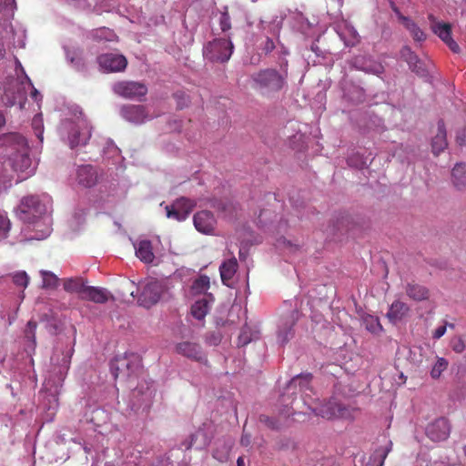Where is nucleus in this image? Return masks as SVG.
I'll return each instance as SVG.
<instances>
[{
    "label": "nucleus",
    "instance_id": "obj_1",
    "mask_svg": "<svg viewBox=\"0 0 466 466\" xmlns=\"http://www.w3.org/2000/svg\"><path fill=\"white\" fill-rule=\"evenodd\" d=\"M52 200L48 195L28 196L22 198L18 207L19 218L28 226H33L35 239H44L51 233L50 218Z\"/></svg>",
    "mask_w": 466,
    "mask_h": 466
},
{
    "label": "nucleus",
    "instance_id": "obj_2",
    "mask_svg": "<svg viewBox=\"0 0 466 466\" xmlns=\"http://www.w3.org/2000/svg\"><path fill=\"white\" fill-rule=\"evenodd\" d=\"M0 157L6 159L20 180L33 176L36 164L29 156V147L25 137L18 133L0 136Z\"/></svg>",
    "mask_w": 466,
    "mask_h": 466
},
{
    "label": "nucleus",
    "instance_id": "obj_3",
    "mask_svg": "<svg viewBox=\"0 0 466 466\" xmlns=\"http://www.w3.org/2000/svg\"><path fill=\"white\" fill-rule=\"evenodd\" d=\"M73 347L62 349L56 347L51 363L54 367L53 374H50L44 384L45 390L47 394L48 409L56 410L58 407L57 395L59 388L62 387L63 381L69 370L71 358L73 355Z\"/></svg>",
    "mask_w": 466,
    "mask_h": 466
},
{
    "label": "nucleus",
    "instance_id": "obj_4",
    "mask_svg": "<svg viewBox=\"0 0 466 466\" xmlns=\"http://www.w3.org/2000/svg\"><path fill=\"white\" fill-rule=\"evenodd\" d=\"M288 61L279 64V68L261 69L251 76L252 86L262 96H271L287 86Z\"/></svg>",
    "mask_w": 466,
    "mask_h": 466
},
{
    "label": "nucleus",
    "instance_id": "obj_5",
    "mask_svg": "<svg viewBox=\"0 0 466 466\" xmlns=\"http://www.w3.org/2000/svg\"><path fill=\"white\" fill-rule=\"evenodd\" d=\"M59 133L66 140L71 148L85 146L91 137V127L86 118L77 117L76 120L62 121Z\"/></svg>",
    "mask_w": 466,
    "mask_h": 466
},
{
    "label": "nucleus",
    "instance_id": "obj_6",
    "mask_svg": "<svg viewBox=\"0 0 466 466\" xmlns=\"http://www.w3.org/2000/svg\"><path fill=\"white\" fill-rule=\"evenodd\" d=\"M308 409L317 416L324 419L332 420L337 418L351 419L353 418V410L340 403L336 398H331L329 401L319 405L317 400L315 402L305 400Z\"/></svg>",
    "mask_w": 466,
    "mask_h": 466
},
{
    "label": "nucleus",
    "instance_id": "obj_7",
    "mask_svg": "<svg viewBox=\"0 0 466 466\" xmlns=\"http://www.w3.org/2000/svg\"><path fill=\"white\" fill-rule=\"evenodd\" d=\"M25 29L17 25L14 26L12 24L0 25V59H2L7 48L20 47L25 46Z\"/></svg>",
    "mask_w": 466,
    "mask_h": 466
},
{
    "label": "nucleus",
    "instance_id": "obj_8",
    "mask_svg": "<svg viewBox=\"0 0 466 466\" xmlns=\"http://www.w3.org/2000/svg\"><path fill=\"white\" fill-rule=\"evenodd\" d=\"M234 46L229 37L216 38L203 46V56L212 63H226L233 54Z\"/></svg>",
    "mask_w": 466,
    "mask_h": 466
},
{
    "label": "nucleus",
    "instance_id": "obj_9",
    "mask_svg": "<svg viewBox=\"0 0 466 466\" xmlns=\"http://www.w3.org/2000/svg\"><path fill=\"white\" fill-rule=\"evenodd\" d=\"M27 88L31 89V96L35 101L39 102L42 100V96L33 86L31 80L25 76V82H21V86H17L16 92L12 90L11 87H7L5 90V94L2 97L3 103L8 106L19 105V108L22 109L26 100L25 93Z\"/></svg>",
    "mask_w": 466,
    "mask_h": 466
},
{
    "label": "nucleus",
    "instance_id": "obj_10",
    "mask_svg": "<svg viewBox=\"0 0 466 466\" xmlns=\"http://www.w3.org/2000/svg\"><path fill=\"white\" fill-rule=\"evenodd\" d=\"M141 366L140 357L136 353H126L116 357L110 363V370L115 379L128 378L135 374Z\"/></svg>",
    "mask_w": 466,
    "mask_h": 466
},
{
    "label": "nucleus",
    "instance_id": "obj_11",
    "mask_svg": "<svg viewBox=\"0 0 466 466\" xmlns=\"http://www.w3.org/2000/svg\"><path fill=\"white\" fill-rule=\"evenodd\" d=\"M154 396L155 388L153 384H140L132 391L133 405L131 410L134 411H138L140 409L147 410Z\"/></svg>",
    "mask_w": 466,
    "mask_h": 466
},
{
    "label": "nucleus",
    "instance_id": "obj_12",
    "mask_svg": "<svg viewBox=\"0 0 466 466\" xmlns=\"http://www.w3.org/2000/svg\"><path fill=\"white\" fill-rule=\"evenodd\" d=\"M162 292L163 287L158 280L147 279L143 285L138 302L145 308H150L159 300Z\"/></svg>",
    "mask_w": 466,
    "mask_h": 466
},
{
    "label": "nucleus",
    "instance_id": "obj_13",
    "mask_svg": "<svg viewBox=\"0 0 466 466\" xmlns=\"http://www.w3.org/2000/svg\"><path fill=\"white\" fill-rule=\"evenodd\" d=\"M113 91L125 98L141 99L147 93V86L139 82L123 81L113 86Z\"/></svg>",
    "mask_w": 466,
    "mask_h": 466
},
{
    "label": "nucleus",
    "instance_id": "obj_14",
    "mask_svg": "<svg viewBox=\"0 0 466 466\" xmlns=\"http://www.w3.org/2000/svg\"><path fill=\"white\" fill-rule=\"evenodd\" d=\"M195 205L196 203L194 200L187 198H180L174 201L170 206L166 207L167 217L177 221H183L188 217Z\"/></svg>",
    "mask_w": 466,
    "mask_h": 466
},
{
    "label": "nucleus",
    "instance_id": "obj_15",
    "mask_svg": "<svg viewBox=\"0 0 466 466\" xmlns=\"http://www.w3.org/2000/svg\"><path fill=\"white\" fill-rule=\"evenodd\" d=\"M431 26L436 34L454 53L460 52L459 45L451 37V27L450 24L437 21L433 15H430Z\"/></svg>",
    "mask_w": 466,
    "mask_h": 466
},
{
    "label": "nucleus",
    "instance_id": "obj_16",
    "mask_svg": "<svg viewBox=\"0 0 466 466\" xmlns=\"http://www.w3.org/2000/svg\"><path fill=\"white\" fill-rule=\"evenodd\" d=\"M100 68L106 72L123 71L127 65V58L119 54H104L97 57Z\"/></svg>",
    "mask_w": 466,
    "mask_h": 466
},
{
    "label": "nucleus",
    "instance_id": "obj_17",
    "mask_svg": "<svg viewBox=\"0 0 466 466\" xmlns=\"http://www.w3.org/2000/svg\"><path fill=\"white\" fill-rule=\"evenodd\" d=\"M450 433L451 425L445 418H439L426 427V435L435 442L447 440Z\"/></svg>",
    "mask_w": 466,
    "mask_h": 466
},
{
    "label": "nucleus",
    "instance_id": "obj_18",
    "mask_svg": "<svg viewBox=\"0 0 466 466\" xmlns=\"http://www.w3.org/2000/svg\"><path fill=\"white\" fill-rule=\"evenodd\" d=\"M193 222L198 232L206 235L214 234L217 226V219L212 212L208 210L197 212L193 217Z\"/></svg>",
    "mask_w": 466,
    "mask_h": 466
},
{
    "label": "nucleus",
    "instance_id": "obj_19",
    "mask_svg": "<svg viewBox=\"0 0 466 466\" xmlns=\"http://www.w3.org/2000/svg\"><path fill=\"white\" fill-rule=\"evenodd\" d=\"M334 29L346 46H355L360 41V36L357 30L347 21L337 23L334 26Z\"/></svg>",
    "mask_w": 466,
    "mask_h": 466
},
{
    "label": "nucleus",
    "instance_id": "obj_20",
    "mask_svg": "<svg viewBox=\"0 0 466 466\" xmlns=\"http://www.w3.org/2000/svg\"><path fill=\"white\" fill-rule=\"evenodd\" d=\"M299 318L297 310H291L290 313L281 319L278 329V341L281 344L287 343L293 337V326Z\"/></svg>",
    "mask_w": 466,
    "mask_h": 466
},
{
    "label": "nucleus",
    "instance_id": "obj_21",
    "mask_svg": "<svg viewBox=\"0 0 466 466\" xmlns=\"http://www.w3.org/2000/svg\"><path fill=\"white\" fill-rule=\"evenodd\" d=\"M121 116L133 124H142L149 117L145 112L143 106L128 105L121 108Z\"/></svg>",
    "mask_w": 466,
    "mask_h": 466
},
{
    "label": "nucleus",
    "instance_id": "obj_22",
    "mask_svg": "<svg viewBox=\"0 0 466 466\" xmlns=\"http://www.w3.org/2000/svg\"><path fill=\"white\" fill-rule=\"evenodd\" d=\"M310 381L311 375L309 373L301 374L294 377L287 386L288 391H292L296 389H299L302 393L303 401L305 400L309 402H315L313 400H308L309 394L306 392L307 390H311L310 389Z\"/></svg>",
    "mask_w": 466,
    "mask_h": 466
},
{
    "label": "nucleus",
    "instance_id": "obj_23",
    "mask_svg": "<svg viewBox=\"0 0 466 466\" xmlns=\"http://www.w3.org/2000/svg\"><path fill=\"white\" fill-rule=\"evenodd\" d=\"M82 299L95 303H106L110 299H113V296L106 289L87 286L86 289H85Z\"/></svg>",
    "mask_w": 466,
    "mask_h": 466
},
{
    "label": "nucleus",
    "instance_id": "obj_24",
    "mask_svg": "<svg viewBox=\"0 0 466 466\" xmlns=\"http://www.w3.org/2000/svg\"><path fill=\"white\" fill-rule=\"evenodd\" d=\"M97 174L90 165L81 166L76 169V180L79 185L90 187L96 183Z\"/></svg>",
    "mask_w": 466,
    "mask_h": 466
},
{
    "label": "nucleus",
    "instance_id": "obj_25",
    "mask_svg": "<svg viewBox=\"0 0 466 466\" xmlns=\"http://www.w3.org/2000/svg\"><path fill=\"white\" fill-rule=\"evenodd\" d=\"M136 256L144 263H152L155 255L153 253L152 244L147 239H142L134 243Z\"/></svg>",
    "mask_w": 466,
    "mask_h": 466
},
{
    "label": "nucleus",
    "instance_id": "obj_26",
    "mask_svg": "<svg viewBox=\"0 0 466 466\" xmlns=\"http://www.w3.org/2000/svg\"><path fill=\"white\" fill-rule=\"evenodd\" d=\"M176 350L177 353H179L187 358H189V359H192V360H195L198 361H201L203 360V354L201 351V348L196 343H192V342H188V341H184V342L178 343L176 346Z\"/></svg>",
    "mask_w": 466,
    "mask_h": 466
},
{
    "label": "nucleus",
    "instance_id": "obj_27",
    "mask_svg": "<svg viewBox=\"0 0 466 466\" xmlns=\"http://www.w3.org/2000/svg\"><path fill=\"white\" fill-rule=\"evenodd\" d=\"M409 311L410 308L406 303L396 300L390 305L386 316L391 323L396 324L405 318Z\"/></svg>",
    "mask_w": 466,
    "mask_h": 466
},
{
    "label": "nucleus",
    "instance_id": "obj_28",
    "mask_svg": "<svg viewBox=\"0 0 466 466\" xmlns=\"http://www.w3.org/2000/svg\"><path fill=\"white\" fill-rule=\"evenodd\" d=\"M213 301L214 299L210 294L206 295L204 298L197 300L191 307V313L194 318L198 319H204L208 314Z\"/></svg>",
    "mask_w": 466,
    "mask_h": 466
},
{
    "label": "nucleus",
    "instance_id": "obj_29",
    "mask_svg": "<svg viewBox=\"0 0 466 466\" xmlns=\"http://www.w3.org/2000/svg\"><path fill=\"white\" fill-rule=\"evenodd\" d=\"M447 145L445 126L442 121H440L438 123L437 134L434 136L431 142L433 154L438 156L447 147Z\"/></svg>",
    "mask_w": 466,
    "mask_h": 466
},
{
    "label": "nucleus",
    "instance_id": "obj_30",
    "mask_svg": "<svg viewBox=\"0 0 466 466\" xmlns=\"http://www.w3.org/2000/svg\"><path fill=\"white\" fill-rule=\"evenodd\" d=\"M237 269H238V262L235 258L228 259L221 264V266L219 267L220 277H221L222 282L225 285H227L228 287L230 286L229 281L234 277L235 273L237 272Z\"/></svg>",
    "mask_w": 466,
    "mask_h": 466
},
{
    "label": "nucleus",
    "instance_id": "obj_31",
    "mask_svg": "<svg viewBox=\"0 0 466 466\" xmlns=\"http://www.w3.org/2000/svg\"><path fill=\"white\" fill-rule=\"evenodd\" d=\"M370 58V57H369V56H355L352 59L351 63H352V66L359 70L364 71L369 74H373L376 76L381 75L384 71L382 65H374L373 66L374 67H366L365 66V64L368 63V60Z\"/></svg>",
    "mask_w": 466,
    "mask_h": 466
},
{
    "label": "nucleus",
    "instance_id": "obj_32",
    "mask_svg": "<svg viewBox=\"0 0 466 466\" xmlns=\"http://www.w3.org/2000/svg\"><path fill=\"white\" fill-rule=\"evenodd\" d=\"M399 18L416 42H423L426 39L425 33L414 21L404 15H400Z\"/></svg>",
    "mask_w": 466,
    "mask_h": 466
},
{
    "label": "nucleus",
    "instance_id": "obj_33",
    "mask_svg": "<svg viewBox=\"0 0 466 466\" xmlns=\"http://www.w3.org/2000/svg\"><path fill=\"white\" fill-rule=\"evenodd\" d=\"M452 182L454 186L459 189L462 190L466 188V165L457 164L452 169Z\"/></svg>",
    "mask_w": 466,
    "mask_h": 466
},
{
    "label": "nucleus",
    "instance_id": "obj_34",
    "mask_svg": "<svg viewBox=\"0 0 466 466\" xmlns=\"http://www.w3.org/2000/svg\"><path fill=\"white\" fill-rule=\"evenodd\" d=\"M64 289L70 293H78L82 297L87 286L81 278H68L63 280Z\"/></svg>",
    "mask_w": 466,
    "mask_h": 466
},
{
    "label": "nucleus",
    "instance_id": "obj_35",
    "mask_svg": "<svg viewBox=\"0 0 466 466\" xmlns=\"http://www.w3.org/2000/svg\"><path fill=\"white\" fill-rule=\"evenodd\" d=\"M406 293L409 298L420 301L429 298V290L419 284L410 283L406 287Z\"/></svg>",
    "mask_w": 466,
    "mask_h": 466
},
{
    "label": "nucleus",
    "instance_id": "obj_36",
    "mask_svg": "<svg viewBox=\"0 0 466 466\" xmlns=\"http://www.w3.org/2000/svg\"><path fill=\"white\" fill-rule=\"evenodd\" d=\"M92 39L96 42H113L116 40V35L113 30L107 27H100L90 33Z\"/></svg>",
    "mask_w": 466,
    "mask_h": 466
},
{
    "label": "nucleus",
    "instance_id": "obj_37",
    "mask_svg": "<svg viewBox=\"0 0 466 466\" xmlns=\"http://www.w3.org/2000/svg\"><path fill=\"white\" fill-rule=\"evenodd\" d=\"M16 9L15 0H0V20H4V24L14 16Z\"/></svg>",
    "mask_w": 466,
    "mask_h": 466
},
{
    "label": "nucleus",
    "instance_id": "obj_38",
    "mask_svg": "<svg viewBox=\"0 0 466 466\" xmlns=\"http://www.w3.org/2000/svg\"><path fill=\"white\" fill-rule=\"evenodd\" d=\"M233 442L230 441L218 442L213 451V457L220 462H225L228 459Z\"/></svg>",
    "mask_w": 466,
    "mask_h": 466
},
{
    "label": "nucleus",
    "instance_id": "obj_39",
    "mask_svg": "<svg viewBox=\"0 0 466 466\" xmlns=\"http://www.w3.org/2000/svg\"><path fill=\"white\" fill-rule=\"evenodd\" d=\"M362 324L364 325L365 329L373 333V334H379L382 331V326L377 317H374L372 315H365L362 317Z\"/></svg>",
    "mask_w": 466,
    "mask_h": 466
},
{
    "label": "nucleus",
    "instance_id": "obj_40",
    "mask_svg": "<svg viewBox=\"0 0 466 466\" xmlns=\"http://www.w3.org/2000/svg\"><path fill=\"white\" fill-rule=\"evenodd\" d=\"M42 277V288L43 289H56L59 283L58 277L49 270H40Z\"/></svg>",
    "mask_w": 466,
    "mask_h": 466
},
{
    "label": "nucleus",
    "instance_id": "obj_41",
    "mask_svg": "<svg viewBox=\"0 0 466 466\" xmlns=\"http://www.w3.org/2000/svg\"><path fill=\"white\" fill-rule=\"evenodd\" d=\"M11 229V221L7 213L0 209V240L6 239Z\"/></svg>",
    "mask_w": 466,
    "mask_h": 466
},
{
    "label": "nucleus",
    "instance_id": "obj_42",
    "mask_svg": "<svg viewBox=\"0 0 466 466\" xmlns=\"http://www.w3.org/2000/svg\"><path fill=\"white\" fill-rule=\"evenodd\" d=\"M210 281L207 276H200L192 285V290L195 293H204L209 289Z\"/></svg>",
    "mask_w": 466,
    "mask_h": 466
},
{
    "label": "nucleus",
    "instance_id": "obj_43",
    "mask_svg": "<svg viewBox=\"0 0 466 466\" xmlns=\"http://www.w3.org/2000/svg\"><path fill=\"white\" fill-rule=\"evenodd\" d=\"M12 279L15 286L25 289L29 284L30 278L25 271L19 270L12 274Z\"/></svg>",
    "mask_w": 466,
    "mask_h": 466
},
{
    "label": "nucleus",
    "instance_id": "obj_44",
    "mask_svg": "<svg viewBox=\"0 0 466 466\" xmlns=\"http://www.w3.org/2000/svg\"><path fill=\"white\" fill-rule=\"evenodd\" d=\"M448 361L444 358H438L436 363L431 370V376L433 379H438L441 373L447 369Z\"/></svg>",
    "mask_w": 466,
    "mask_h": 466
},
{
    "label": "nucleus",
    "instance_id": "obj_45",
    "mask_svg": "<svg viewBox=\"0 0 466 466\" xmlns=\"http://www.w3.org/2000/svg\"><path fill=\"white\" fill-rule=\"evenodd\" d=\"M400 56L410 66H415L419 61L417 55L407 46L401 48Z\"/></svg>",
    "mask_w": 466,
    "mask_h": 466
},
{
    "label": "nucleus",
    "instance_id": "obj_46",
    "mask_svg": "<svg viewBox=\"0 0 466 466\" xmlns=\"http://www.w3.org/2000/svg\"><path fill=\"white\" fill-rule=\"evenodd\" d=\"M32 127L35 130V136L40 141H43L44 123L41 115H36L32 121Z\"/></svg>",
    "mask_w": 466,
    "mask_h": 466
},
{
    "label": "nucleus",
    "instance_id": "obj_47",
    "mask_svg": "<svg viewBox=\"0 0 466 466\" xmlns=\"http://www.w3.org/2000/svg\"><path fill=\"white\" fill-rule=\"evenodd\" d=\"M67 60L74 66L76 70H82L84 68V63L80 56L76 54V52H71L69 50L66 51Z\"/></svg>",
    "mask_w": 466,
    "mask_h": 466
},
{
    "label": "nucleus",
    "instance_id": "obj_48",
    "mask_svg": "<svg viewBox=\"0 0 466 466\" xmlns=\"http://www.w3.org/2000/svg\"><path fill=\"white\" fill-rule=\"evenodd\" d=\"M35 329L36 323L33 320H29L25 330V338L32 342L33 348L35 344Z\"/></svg>",
    "mask_w": 466,
    "mask_h": 466
},
{
    "label": "nucleus",
    "instance_id": "obj_49",
    "mask_svg": "<svg viewBox=\"0 0 466 466\" xmlns=\"http://www.w3.org/2000/svg\"><path fill=\"white\" fill-rule=\"evenodd\" d=\"M219 26L222 32H227L231 28L230 17L227 11V7H225V11L220 15Z\"/></svg>",
    "mask_w": 466,
    "mask_h": 466
},
{
    "label": "nucleus",
    "instance_id": "obj_50",
    "mask_svg": "<svg viewBox=\"0 0 466 466\" xmlns=\"http://www.w3.org/2000/svg\"><path fill=\"white\" fill-rule=\"evenodd\" d=\"M252 339H253V338L250 335L249 329L248 327H244L241 329V332H240V334L238 336V346H246Z\"/></svg>",
    "mask_w": 466,
    "mask_h": 466
},
{
    "label": "nucleus",
    "instance_id": "obj_51",
    "mask_svg": "<svg viewBox=\"0 0 466 466\" xmlns=\"http://www.w3.org/2000/svg\"><path fill=\"white\" fill-rule=\"evenodd\" d=\"M391 445H392L391 442H390L387 447L382 448V449H379V450L376 451L375 457L380 458V466L383 465L384 461H385L388 453L391 450Z\"/></svg>",
    "mask_w": 466,
    "mask_h": 466
},
{
    "label": "nucleus",
    "instance_id": "obj_52",
    "mask_svg": "<svg viewBox=\"0 0 466 466\" xmlns=\"http://www.w3.org/2000/svg\"><path fill=\"white\" fill-rule=\"evenodd\" d=\"M260 25L263 30H267V32L270 33L272 35H277L279 31V24H268L261 21Z\"/></svg>",
    "mask_w": 466,
    "mask_h": 466
},
{
    "label": "nucleus",
    "instance_id": "obj_53",
    "mask_svg": "<svg viewBox=\"0 0 466 466\" xmlns=\"http://www.w3.org/2000/svg\"><path fill=\"white\" fill-rule=\"evenodd\" d=\"M451 344L452 350L457 353H461L465 350V344L461 338H454Z\"/></svg>",
    "mask_w": 466,
    "mask_h": 466
},
{
    "label": "nucleus",
    "instance_id": "obj_54",
    "mask_svg": "<svg viewBox=\"0 0 466 466\" xmlns=\"http://www.w3.org/2000/svg\"><path fill=\"white\" fill-rule=\"evenodd\" d=\"M175 98L177 100V106L180 108H183L184 106H187L189 102L188 96L183 92H177L175 94Z\"/></svg>",
    "mask_w": 466,
    "mask_h": 466
},
{
    "label": "nucleus",
    "instance_id": "obj_55",
    "mask_svg": "<svg viewBox=\"0 0 466 466\" xmlns=\"http://www.w3.org/2000/svg\"><path fill=\"white\" fill-rule=\"evenodd\" d=\"M348 164L357 168H362L365 166V162L361 157L351 156L348 158Z\"/></svg>",
    "mask_w": 466,
    "mask_h": 466
},
{
    "label": "nucleus",
    "instance_id": "obj_56",
    "mask_svg": "<svg viewBox=\"0 0 466 466\" xmlns=\"http://www.w3.org/2000/svg\"><path fill=\"white\" fill-rule=\"evenodd\" d=\"M446 329H447L446 325H442V326L438 327L433 331L432 338L435 339H441L445 334Z\"/></svg>",
    "mask_w": 466,
    "mask_h": 466
},
{
    "label": "nucleus",
    "instance_id": "obj_57",
    "mask_svg": "<svg viewBox=\"0 0 466 466\" xmlns=\"http://www.w3.org/2000/svg\"><path fill=\"white\" fill-rule=\"evenodd\" d=\"M275 48V44H274V41L267 36L266 40H265V43H264V46H263V50L266 52V53H269L271 52L273 49Z\"/></svg>",
    "mask_w": 466,
    "mask_h": 466
},
{
    "label": "nucleus",
    "instance_id": "obj_58",
    "mask_svg": "<svg viewBox=\"0 0 466 466\" xmlns=\"http://www.w3.org/2000/svg\"><path fill=\"white\" fill-rule=\"evenodd\" d=\"M431 466H461V465L458 464V463H451L449 461H434Z\"/></svg>",
    "mask_w": 466,
    "mask_h": 466
},
{
    "label": "nucleus",
    "instance_id": "obj_59",
    "mask_svg": "<svg viewBox=\"0 0 466 466\" xmlns=\"http://www.w3.org/2000/svg\"><path fill=\"white\" fill-rule=\"evenodd\" d=\"M240 443L243 446H248L250 444V436L248 434H243L240 440Z\"/></svg>",
    "mask_w": 466,
    "mask_h": 466
},
{
    "label": "nucleus",
    "instance_id": "obj_60",
    "mask_svg": "<svg viewBox=\"0 0 466 466\" xmlns=\"http://www.w3.org/2000/svg\"><path fill=\"white\" fill-rule=\"evenodd\" d=\"M260 420L267 423L270 427H275V423L271 421L267 416H261Z\"/></svg>",
    "mask_w": 466,
    "mask_h": 466
},
{
    "label": "nucleus",
    "instance_id": "obj_61",
    "mask_svg": "<svg viewBox=\"0 0 466 466\" xmlns=\"http://www.w3.org/2000/svg\"><path fill=\"white\" fill-rule=\"evenodd\" d=\"M374 65H381V64H380V63H379V62H376V61L372 60L371 58H370V59L368 60V63H366V64H365V66H366V67H374V66H373Z\"/></svg>",
    "mask_w": 466,
    "mask_h": 466
},
{
    "label": "nucleus",
    "instance_id": "obj_62",
    "mask_svg": "<svg viewBox=\"0 0 466 466\" xmlns=\"http://www.w3.org/2000/svg\"><path fill=\"white\" fill-rule=\"evenodd\" d=\"M237 466H245V460L242 456H239L237 460Z\"/></svg>",
    "mask_w": 466,
    "mask_h": 466
},
{
    "label": "nucleus",
    "instance_id": "obj_63",
    "mask_svg": "<svg viewBox=\"0 0 466 466\" xmlns=\"http://www.w3.org/2000/svg\"><path fill=\"white\" fill-rule=\"evenodd\" d=\"M5 123L4 115L0 112V127Z\"/></svg>",
    "mask_w": 466,
    "mask_h": 466
},
{
    "label": "nucleus",
    "instance_id": "obj_64",
    "mask_svg": "<svg viewBox=\"0 0 466 466\" xmlns=\"http://www.w3.org/2000/svg\"><path fill=\"white\" fill-rule=\"evenodd\" d=\"M14 320H15V317H9L8 318V324L11 325Z\"/></svg>",
    "mask_w": 466,
    "mask_h": 466
}]
</instances>
